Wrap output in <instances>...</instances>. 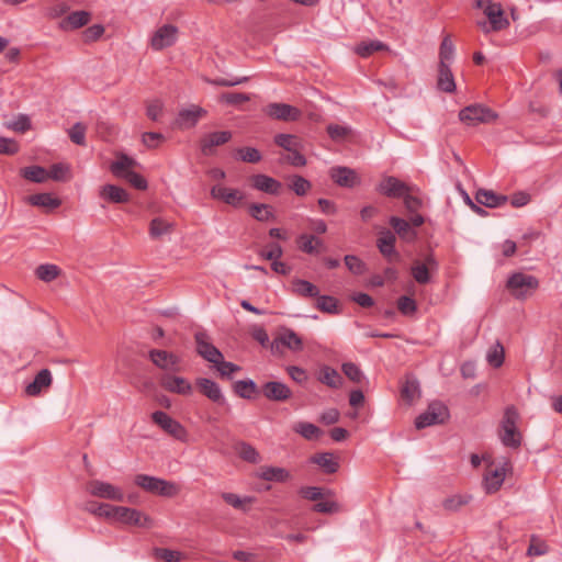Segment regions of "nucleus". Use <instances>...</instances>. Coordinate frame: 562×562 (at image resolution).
I'll return each instance as SVG.
<instances>
[{"label":"nucleus","mask_w":562,"mask_h":562,"mask_svg":"<svg viewBox=\"0 0 562 562\" xmlns=\"http://www.w3.org/2000/svg\"><path fill=\"white\" fill-rule=\"evenodd\" d=\"M475 7L482 9L488 20L486 22H480L479 26L485 32L490 31L498 32L509 26V21L505 16L504 10L501 3L493 2L492 0H474Z\"/></svg>","instance_id":"obj_1"},{"label":"nucleus","mask_w":562,"mask_h":562,"mask_svg":"<svg viewBox=\"0 0 562 562\" xmlns=\"http://www.w3.org/2000/svg\"><path fill=\"white\" fill-rule=\"evenodd\" d=\"M519 414L514 406L505 409L502 423L499 439L506 447L517 449L521 443V434L517 428Z\"/></svg>","instance_id":"obj_2"},{"label":"nucleus","mask_w":562,"mask_h":562,"mask_svg":"<svg viewBox=\"0 0 562 562\" xmlns=\"http://www.w3.org/2000/svg\"><path fill=\"white\" fill-rule=\"evenodd\" d=\"M135 484L146 492L165 497H175L180 492V486L177 483L147 474H137Z\"/></svg>","instance_id":"obj_3"},{"label":"nucleus","mask_w":562,"mask_h":562,"mask_svg":"<svg viewBox=\"0 0 562 562\" xmlns=\"http://www.w3.org/2000/svg\"><path fill=\"white\" fill-rule=\"evenodd\" d=\"M506 286L513 296L524 300L539 288V280L531 274L515 272L508 278Z\"/></svg>","instance_id":"obj_4"},{"label":"nucleus","mask_w":562,"mask_h":562,"mask_svg":"<svg viewBox=\"0 0 562 562\" xmlns=\"http://www.w3.org/2000/svg\"><path fill=\"white\" fill-rule=\"evenodd\" d=\"M114 522H120L126 526H134L140 528H151L154 520L147 514L126 506H114L112 519Z\"/></svg>","instance_id":"obj_5"},{"label":"nucleus","mask_w":562,"mask_h":562,"mask_svg":"<svg viewBox=\"0 0 562 562\" xmlns=\"http://www.w3.org/2000/svg\"><path fill=\"white\" fill-rule=\"evenodd\" d=\"M512 470L509 460L504 459L501 464L490 462L483 475V488L487 494L497 492Z\"/></svg>","instance_id":"obj_6"},{"label":"nucleus","mask_w":562,"mask_h":562,"mask_svg":"<svg viewBox=\"0 0 562 562\" xmlns=\"http://www.w3.org/2000/svg\"><path fill=\"white\" fill-rule=\"evenodd\" d=\"M497 114L490 108L482 104H471L459 112V119L468 126L488 124L497 119Z\"/></svg>","instance_id":"obj_7"},{"label":"nucleus","mask_w":562,"mask_h":562,"mask_svg":"<svg viewBox=\"0 0 562 562\" xmlns=\"http://www.w3.org/2000/svg\"><path fill=\"white\" fill-rule=\"evenodd\" d=\"M87 492L94 497L113 502H123L125 498L121 487L101 480H92L87 483Z\"/></svg>","instance_id":"obj_8"},{"label":"nucleus","mask_w":562,"mask_h":562,"mask_svg":"<svg viewBox=\"0 0 562 562\" xmlns=\"http://www.w3.org/2000/svg\"><path fill=\"white\" fill-rule=\"evenodd\" d=\"M449 417V412L446 405L440 402L429 404L426 412L417 416L415 426L417 429H423L432 425L442 424Z\"/></svg>","instance_id":"obj_9"},{"label":"nucleus","mask_w":562,"mask_h":562,"mask_svg":"<svg viewBox=\"0 0 562 562\" xmlns=\"http://www.w3.org/2000/svg\"><path fill=\"white\" fill-rule=\"evenodd\" d=\"M153 422L159 426L166 434L180 441H187V429L176 419L162 411H156L151 414Z\"/></svg>","instance_id":"obj_10"},{"label":"nucleus","mask_w":562,"mask_h":562,"mask_svg":"<svg viewBox=\"0 0 562 562\" xmlns=\"http://www.w3.org/2000/svg\"><path fill=\"white\" fill-rule=\"evenodd\" d=\"M178 27L172 24H164L158 27L151 38L150 46L154 50H162L172 46L178 40Z\"/></svg>","instance_id":"obj_11"},{"label":"nucleus","mask_w":562,"mask_h":562,"mask_svg":"<svg viewBox=\"0 0 562 562\" xmlns=\"http://www.w3.org/2000/svg\"><path fill=\"white\" fill-rule=\"evenodd\" d=\"M196 342V352L211 363H218L223 359V353L210 341L207 334L199 331L194 336Z\"/></svg>","instance_id":"obj_12"},{"label":"nucleus","mask_w":562,"mask_h":562,"mask_svg":"<svg viewBox=\"0 0 562 562\" xmlns=\"http://www.w3.org/2000/svg\"><path fill=\"white\" fill-rule=\"evenodd\" d=\"M232 139L229 131H218L205 134L200 140V148L203 155L212 156L215 153V147L222 146Z\"/></svg>","instance_id":"obj_13"},{"label":"nucleus","mask_w":562,"mask_h":562,"mask_svg":"<svg viewBox=\"0 0 562 562\" xmlns=\"http://www.w3.org/2000/svg\"><path fill=\"white\" fill-rule=\"evenodd\" d=\"M263 111L268 116L280 121H296L301 116L297 108L286 103H269Z\"/></svg>","instance_id":"obj_14"},{"label":"nucleus","mask_w":562,"mask_h":562,"mask_svg":"<svg viewBox=\"0 0 562 562\" xmlns=\"http://www.w3.org/2000/svg\"><path fill=\"white\" fill-rule=\"evenodd\" d=\"M210 193L213 199L220 200L234 207L240 206L245 199V194L240 190L218 184L213 186Z\"/></svg>","instance_id":"obj_15"},{"label":"nucleus","mask_w":562,"mask_h":562,"mask_svg":"<svg viewBox=\"0 0 562 562\" xmlns=\"http://www.w3.org/2000/svg\"><path fill=\"white\" fill-rule=\"evenodd\" d=\"M378 191L389 198H402L405 193L411 192V188L400 179L387 176L379 183Z\"/></svg>","instance_id":"obj_16"},{"label":"nucleus","mask_w":562,"mask_h":562,"mask_svg":"<svg viewBox=\"0 0 562 562\" xmlns=\"http://www.w3.org/2000/svg\"><path fill=\"white\" fill-rule=\"evenodd\" d=\"M206 115V111L199 105H191L188 109H182L176 119V125L181 130L192 128L196 125L199 120Z\"/></svg>","instance_id":"obj_17"},{"label":"nucleus","mask_w":562,"mask_h":562,"mask_svg":"<svg viewBox=\"0 0 562 562\" xmlns=\"http://www.w3.org/2000/svg\"><path fill=\"white\" fill-rule=\"evenodd\" d=\"M330 178L340 187L353 188L360 183L357 172L348 167H333Z\"/></svg>","instance_id":"obj_18"},{"label":"nucleus","mask_w":562,"mask_h":562,"mask_svg":"<svg viewBox=\"0 0 562 562\" xmlns=\"http://www.w3.org/2000/svg\"><path fill=\"white\" fill-rule=\"evenodd\" d=\"M148 356L151 362L161 370H178L177 366L179 364L180 359L172 352L153 349L149 351Z\"/></svg>","instance_id":"obj_19"},{"label":"nucleus","mask_w":562,"mask_h":562,"mask_svg":"<svg viewBox=\"0 0 562 562\" xmlns=\"http://www.w3.org/2000/svg\"><path fill=\"white\" fill-rule=\"evenodd\" d=\"M250 181L254 189L268 194L278 195L282 189V183L280 181L262 173L252 176Z\"/></svg>","instance_id":"obj_20"},{"label":"nucleus","mask_w":562,"mask_h":562,"mask_svg":"<svg viewBox=\"0 0 562 562\" xmlns=\"http://www.w3.org/2000/svg\"><path fill=\"white\" fill-rule=\"evenodd\" d=\"M160 384L168 392L181 395H189L192 393L191 383L182 376H175L169 374L162 375Z\"/></svg>","instance_id":"obj_21"},{"label":"nucleus","mask_w":562,"mask_h":562,"mask_svg":"<svg viewBox=\"0 0 562 562\" xmlns=\"http://www.w3.org/2000/svg\"><path fill=\"white\" fill-rule=\"evenodd\" d=\"M262 394L270 401L283 402L291 397V390L282 382L270 381L262 385Z\"/></svg>","instance_id":"obj_22"},{"label":"nucleus","mask_w":562,"mask_h":562,"mask_svg":"<svg viewBox=\"0 0 562 562\" xmlns=\"http://www.w3.org/2000/svg\"><path fill=\"white\" fill-rule=\"evenodd\" d=\"M282 345L292 351H300L303 349V341L297 334L291 328H280L278 336L273 340V346Z\"/></svg>","instance_id":"obj_23"},{"label":"nucleus","mask_w":562,"mask_h":562,"mask_svg":"<svg viewBox=\"0 0 562 562\" xmlns=\"http://www.w3.org/2000/svg\"><path fill=\"white\" fill-rule=\"evenodd\" d=\"M257 477L263 481L284 483L290 481L292 475L285 468L265 465L258 470Z\"/></svg>","instance_id":"obj_24"},{"label":"nucleus","mask_w":562,"mask_h":562,"mask_svg":"<svg viewBox=\"0 0 562 562\" xmlns=\"http://www.w3.org/2000/svg\"><path fill=\"white\" fill-rule=\"evenodd\" d=\"M53 382L52 373L48 369H42L34 378L33 382L25 386V393L29 396H37L43 390L48 389Z\"/></svg>","instance_id":"obj_25"},{"label":"nucleus","mask_w":562,"mask_h":562,"mask_svg":"<svg viewBox=\"0 0 562 562\" xmlns=\"http://www.w3.org/2000/svg\"><path fill=\"white\" fill-rule=\"evenodd\" d=\"M100 199L111 203H126L130 201L128 192L115 184L102 186L99 190Z\"/></svg>","instance_id":"obj_26"},{"label":"nucleus","mask_w":562,"mask_h":562,"mask_svg":"<svg viewBox=\"0 0 562 562\" xmlns=\"http://www.w3.org/2000/svg\"><path fill=\"white\" fill-rule=\"evenodd\" d=\"M137 161L125 154H117L116 159L111 164L110 170L116 178L124 179L126 173L133 172Z\"/></svg>","instance_id":"obj_27"},{"label":"nucleus","mask_w":562,"mask_h":562,"mask_svg":"<svg viewBox=\"0 0 562 562\" xmlns=\"http://www.w3.org/2000/svg\"><path fill=\"white\" fill-rule=\"evenodd\" d=\"M395 235L390 231L382 232L378 239L376 246L380 252L386 257L390 261L400 259V255L395 250Z\"/></svg>","instance_id":"obj_28"},{"label":"nucleus","mask_w":562,"mask_h":562,"mask_svg":"<svg viewBox=\"0 0 562 562\" xmlns=\"http://www.w3.org/2000/svg\"><path fill=\"white\" fill-rule=\"evenodd\" d=\"M196 385L209 400L214 403L222 404L224 402V396L220 385L206 378H200L196 380Z\"/></svg>","instance_id":"obj_29"},{"label":"nucleus","mask_w":562,"mask_h":562,"mask_svg":"<svg viewBox=\"0 0 562 562\" xmlns=\"http://www.w3.org/2000/svg\"><path fill=\"white\" fill-rule=\"evenodd\" d=\"M90 21V13L87 11H75L68 14L59 22V27L64 31H72L85 26Z\"/></svg>","instance_id":"obj_30"},{"label":"nucleus","mask_w":562,"mask_h":562,"mask_svg":"<svg viewBox=\"0 0 562 562\" xmlns=\"http://www.w3.org/2000/svg\"><path fill=\"white\" fill-rule=\"evenodd\" d=\"M437 87L439 90L447 92V93H452L456 91V81H454L453 74L450 69V65H445L443 63H439Z\"/></svg>","instance_id":"obj_31"},{"label":"nucleus","mask_w":562,"mask_h":562,"mask_svg":"<svg viewBox=\"0 0 562 562\" xmlns=\"http://www.w3.org/2000/svg\"><path fill=\"white\" fill-rule=\"evenodd\" d=\"M475 200L479 204L493 209L504 205L508 199L506 195L496 194L492 190L479 189L475 193Z\"/></svg>","instance_id":"obj_32"},{"label":"nucleus","mask_w":562,"mask_h":562,"mask_svg":"<svg viewBox=\"0 0 562 562\" xmlns=\"http://www.w3.org/2000/svg\"><path fill=\"white\" fill-rule=\"evenodd\" d=\"M390 224L403 240L412 243L416 239L417 233L411 227L409 222L397 216H392Z\"/></svg>","instance_id":"obj_33"},{"label":"nucleus","mask_w":562,"mask_h":562,"mask_svg":"<svg viewBox=\"0 0 562 562\" xmlns=\"http://www.w3.org/2000/svg\"><path fill=\"white\" fill-rule=\"evenodd\" d=\"M27 202L31 205L44 209H57L61 204V201L50 193H37L30 195L27 198Z\"/></svg>","instance_id":"obj_34"},{"label":"nucleus","mask_w":562,"mask_h":562,"mask_svg":"<svg viewBox=\"0 0 562 562\" xmlns=\"http://www.w3.org/2000/svg\"><path fill=\"white\" fill-rule=\"evenodd\" d=\"M292 288L294 294L303 297H316L319 294V290L316 285L302 279L293 280Z\"/></svg>","instance_id":"obj_35"},{"label":"nucleus","mask_w":562,"mask_h":562,"mask_svg":"<svg viewBox=\"0 0 562 562\" xmlns=\"http://www.w3.org/2000/svg\"><path fill=\"white\" fill-rule=\"evenodd\" d=\"M299 248L305 254H318L323 243L314 235L303 234L297 238Z\"/></svg>","instance_id":"obj_36"},{"label":"nucleus","mask_w":562,"mask_h":562,"mask_svg":"<svg viewBox=\"0 0 562 562\" xmlns=\"http://www.w3.org/2000/svg\"><path fill=\"white\" fill-rule=\"evenodd\" d=\"M318 379L322 383L333 389H339L342 384V378L340 376L338 371L328 366H324L323 368H321Z\"/></svg>","instance_id":"obj_37"},{"label":"nucleus","mask_w":562,"mask_h":562,"mask_svg":"<svg viewBox=\"0 0 562 562\" xmlns=\"http://www.w3.org/2000/svg\"><path fill=\"white\" fill-rule=\"evenodd\" d=\"M235 450L240 459L249 463H258L261 460L259 452L248 442L240 441L236 443Z\"/></svg>","instance_id":"obj_38"},{"label":"nucleus","mask_w":562,"mask_h":562,"mask_svg":"<svg viewBox=\"0 0 562 562\" xmlns=\"http://www.w3.org/2000/svg\"><path fill=\"white\" fill-rule=\"evenodd\" d=\"M311 462L319 465L326 473H335L339 464L331 453H318L311 458Z\"/></svg>","instance_id":"obj_39"},{"label":"nucleus","mask_w":562,"mask_h":562,"mask_svg":"<svg viewBox=\"0 0 562 562\" xmlns=\"http://www.w3.org/2000/svg\"><path fill=\"white\" fill-rule=\"evenodd\" d=\"M249 214L259 222H269L271 220H274V213L271 206L263 203L250 204Z\"/></svg>","instance_id":"obj_40"},{"label":"nucleus","mask_w":562,"mask_h":562,"mask_svg":"<svg viewBox=\"0 0 562 562\" xmlns=\"http://www.w3.org/2000/svg\"><path fill=\"white\" fill-rule=\"evenodd\" d=\"M173 223L161 217L151 220L149 225V234L153 238H159L162 235L170 234L173 231Z\"/></svg>","instance_id":"obj_41"},{"label":"nucleus","mask_w":562,"mask_h":562,"mask_svg":"<svg viewBox=\"0 0 562 562\" xmlns=\"http://www.w3.org/2000/svg\"><path fill=\"white\" fill-rule=\"evenodd\" d=\"M299 494L308 501L316 502L323 499L325 497H330L334 495L333 491L325 490L318 486H303L299 490Z\"/></svg>","instance_id":"obj_42"},{"label":"nucleus","mask_w":562,"mask_h":562,"mask_svg":"<svg viewBox=\"0 0 562 562\" xmlns=\"http://www.w3.org/2000/svg\"><path fill=\"white\" fill-rule=\"evenodd\" d=\"M387 49V46L381 42V41H369V42H361L355 47V52L363 57L367 58L371 56L373 53L379 50H385Z\"/></svg>","instance_id":"obj_43"},{"label":"nucleus","mask_w":562,"mask_h":562,"mask_svg":"<svg viewBox=\"0 0 562 562\" xmlns=\"http://www.w3.org/2000/svg\"><path fill=\"white\" fill-rule=\"evenodd\" d=\"M274 143L286 151L303 148L301 139L292 134H277L274 136Z\"/></svg>","instance_id":"obj_44"},{"label":"nucleus","mask_w":562,"mask_h":562,"mask_svg":"<svg viewBox=\"0 0 562 562\" xmlns=\"http://www.w3.org/2000/svg\"><path fill=\"white\" fill-rule=\"evenodd\" d=\"M21 172L25 179L35 183H42L48 179V171L40 166L26 167Z\"/></svg>","instance_id":"obj_45"},{"label":"nucleus","mask_w":562,"mask_h":562,"mask_svg":"<svg viewBox=\"0 0 562 562\" xmlns=\"http://www.w3.org/2000/svg\"><path fill=\"white\" fill-rule=\"evenodd\" d=\"M454 57V45L450 35H446L439 47V63L450 65Z\"/></svg>","instance_id":"obj_46"},{"label":"nucleus","mask_w":562,"mask_h":562,"mask_svg":"<svg viewBox=\"0 0 562 562\" xmlns=\"http://www.w3.org/2000/svg\"><path fill=\"white\" fill-rule=\"evenodd\" d=\"M234 391L243 398H252L257 392V385L252 380H240L234 384Z\"/></svg>","instance_id":"obj_47"},{"label":"nucleus","mask_w":562,"mask_h":562,"mask_svg":"<svg viewBox=\"0 0 562 562\" xmlns=\"http://www.w3.org/2000/svg\"><path fill=\"white\" fill-rule=\"evenodd\" d=\"M293 430L307 440L317 438L322 432L317 426L307 422H300L295 424Z\"/></svg>","instance_id":"obj_48"},{"label":"nucleus","mask_w":562,"mask_h":562,"mask_svg":"<svg viewBox=\"0 0 562 562\" xmlns=\"http://www.w3.org/2000/svg\"><path fill=\"white\" fill-rule=\"evenodd\" d=\"M291 182L289 184L290 189L294 191V193L299 196H303L307 194V192L312 188V183L302 176L294 175L290 178Z\"/></svg>","instance_id":"obj_49"},{"label":"nucleus","mask_w":562,"mask_h":562,"mask_svg":"<svg viewBox=\"0 0 562 562\" xmlns=\"http://www.w3.org/2000/svg\"><path fill=\"white\" fill-rule=\"evenodd\" d=\"M316 297H317L316 307L319 311H322L324 313H328V314H338L339 313L338 302L335 297L329 296V295H319V294Z\"/></svg>","instance_id":"obj_50"},{"label":"nucleus","mask_w":562,"mask_h":562,"mask_svg":"<svg viewBox=\"0 0 562 562\" xmlns=\"http://www.w3.org/2000/svg\"><path fill=\"white\" fill-rule=\"evenodd\" d=\"M59 268L56 265H41L36 268V277L44 281L50 282L59 276Z\"/></svg>","instance_id":"obj_51"},{"label":"nucleus","mask_w":562,"mask_h":562,"mask_svg":"<svg viewBox=\"0 0 562 562\" xmlns=\"http://www.w3.org/2000/svg\"><path fill=\"white\" fill-rule=\"evenodd\" d=\"M48 171V179L55 181H66L70 178V168L68 165L59 162L50 167Z\"/></svg>","instance_id":"obj_52"},{"label":"nucleus","mask_w":562,"mask_h":562,"mask_svg":"<svg viewBox=\"0 0 562 562\" xmlns=\"http://www.w3.org/2000/svg\"><path fill=\"white\" fill-rule=\"evenodd\" d=\"M344 261L348 270L356 276H361L367 270L366 263L357 256L347 255Z\"/></svg>","instance_id":"obj_53"},{"label":"nucleus","mask_w":562,"mask_h":562,"mask_svg":"<svg viewBox=\"0 0 562 562\" xmlns=\"http://www.w3.org/2000/svg\"><path fill=\"white\" fill-rule=\"evenodd\" d=\"M321 502L316 503L313 507L314 512L322 513V514H334L338 513L340 510V506L337 502L331 499L330 497H325L323 499H319Z\"/></svg>","instance_id":"obj_54"},{"label":"nucleus","mask_w":562,"mask_h":562,"mask_svg":"<svg viewBox=\"0 0 562 562\" xmlns=\"http://www.w3.org/2000/svg\"><path fill=\"white\" fill-rule=\"evenodd\" d=\"M471 501V496L469 495H453L449 498H446L442 503L445 509L450 512H456L462 506L467 505Z\"/></svg>","instance_id":"obj_55"},{"label":"nucleus","mask_w":562,"mask_h":562,"mask_svg":"<svg viewBox=\"0 0 562 562\" xmlns=\"http://www.w3.org/2000/svg\"><path fill=\"white\" fill-rule=\"evenodd\" d=\"M86 131L87 126L78 122L68 131L69 138L72 143L83 146L86 145Z\"/></svg>","instance_id":"obj_56"},{"label":"nucleus","mask_w":562,"mask_h":562,"mask_svg":"<svg viewBox=\"0 0 562 562\" xmlns=\"http://www.w3.org/2000/svg\"><path fill=\"white\" fill-rule=\"evenodd\" d=\"M87 509L94 516L104 517L111 520L114 510V505H110L106 503L91 504V506L87 507Z\"/></svg>","instance_id":"obj_57"},{"label":"nucleus","mask_w":562,"mask_h":562,"mask_svg":"<svg viewBox=\"0 0 562 562\" xmlns=\"http://www.w3.org/2000/svg\"><path fill=\"white\" fill-rule=\"evenodd\" d=\"M5 126L14 132L24 133L31 128V121L27 115L20 114Z\"/></svg>","instance_id":"obj_58"},{"label":"nucleus","mask_w":562,"mask_h":562,"mask_svg":"<svg viewBox=\"0 0 562 562\" xmlns=\"http://www.w3.org/2000/svg\"><path fill=\"white\" fill-rule=\"evenodd\" d=\"M239 158L245 162L256 164L261 160V154L254 147H243L237 149Z\"/></svg>","instance_id":"obj_59"},{"label":"nucleus","mask_w":562,"mask_h":562,"mask_svg":"<svg viewBox=\"0 0 562 562\" xmlns=\"http://www.w3.org/2000/svg\"><path fill=\"white\" fill-rule=\"evenodd\" d=\"M250 100L249 94L239 92H227L220 97V101L231 105H238Z\"/></svg>","instance_id":"obj_60"},{"label":"nucleus","mask_w":562,"mask_h":562,"mask_svg":"<svg viewBox=\"0 0 562 562\" xmlns=\"http://www.w3.org/2000/svg\"><path fill=\"white\" fill-rule=\"evenodd\" d=\"M487 361L488 363L494 367L498 368L504 362V349L501 344H496L487 353Z\"/></svg>","instance_id":"obj_61"},{"label":"nucleus","mask_w":562,"mask_h":562,"mask_svg":"<svg viewBox=\"0 0 562 562\" xmlns=\"http://www.w3.org/2000/svg\"><path fill=\"white\" fill-rule=\"evenodd\" d=\"M412 276L420 284H426L430 280L428 267L422 263H415L412 267Z\"/></svg>","instance_id":"obj_62"},{"label":"nucleus","mask_w":562,"mask_h":562,"mask_svg":"<svg viewBox=\"0 0 562 562\" xmlns=\"http://www.w3.org/2000/svg\"><path fill=\"white\" fill-rule=\"evenodd\" d=\"M164 111V103L160 100H151L147 102L146 105V115L151 121H158Z\"/></svg>","instance_id":"obj_63"},{"label":"nucleus","mask_w":562,"mask_h":562,"mask_svg":"<svg viewBox=\"0 0 562 562\" xmlns=\"http://www.w3.org/2000/svg\"><path fill=\"white\" fill-rule=\"evenodd\" d=\"M342 372L349 380H351L352 382H356V383L361 382V380L363 378V374H362L360 368L352 362L344 363Z\"/></svg>","instance_id":"obj_64"}]
</instances>
